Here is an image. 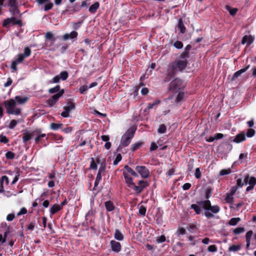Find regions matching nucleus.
<instances>
[{
    "instance_id": "7c9ffc66",
    "label": "nucleus",
    "mask_w": 256,
    "mask_h": 256,
    "mask_svg": "<svg viewBox=\"0 0 256 256\" xmlns=\"http://www.w3.org/2000/svg\"><path fill=\"white\" fill-rule=\"evenodd\" d=\"M33 138V132H27L22 136L24 142L26 144L27 142Z\"/></svg>"
},
{
    "instance_id": "58836bf2",
    "label": "nucleus",
    "mask_w": 256,
    "mask_h": 256,
    "mask_svg": "<svg viewBox=\"0 0 256 256\" xmlns=\"http://www.w3.org/2000/svg\"><path fill=\"white\" fill-rule=\"evenodd\" d=\"M58 75L60 76V78L62 80H66L68 76V74L66 71H62Z\"/></svg>"
},
{
    "instance_id": "de8ad7c7",
    "label": "nucleus",
    "mask_w": 256,
    "mask_h": 256,
    "mask_svg": "<svg viewBox=\"0 0 256 256\" xmlns=\"http://www.w3.org/2000/svg\"><path fill=\"white\" fill-rule=\"evenodd\" d=\"M245 230L244 228L242 227H238L234 229L233 232L235 234H238L240 233L244 232Z\"/></svg>"
},
{
    "instance_id": "8fccbe9b",
    "label": "nucleus",
    "mask_w": 256,
    "mask_h": 256,
    "mask_svg": "<svg viewBox=\"0 0 256 256\" xmlns=\"http://www.w3.org/2000/svg\"><path fill=\"white\" fill-rule=\"evenodd\" d=\"M138 212H139V214L142 216H144L146 215V208L143 206H140L138 207Z\"/></svg>"
},
{
    "instance_id": "c85d7f7f",
    "label": "nucleus",
    "mask_w": 256,
    "mask_h": 256,
    "mask_svg": "<svg viewBox=\"0 0 256 256\" xmlns=\"http://www.w3.org/2000/svg\"><path fill=\"white\" fill-rule=\"evenodd\" d=\"M114 238L117 240L122 241L124 238V236L120 230L116 229L114 234Z\"/></svg>"
},
{
    "instance_id": "f704fd0d",
    "label": "nucleus",
    "mask_w": 256,
    "mask_h": 256,
    "mask_svg": "<svg viewBox=\"0 0 256 256\" xmlns=\"http://www.w3.org/2000/svg\"><path fill=\"white\" fill-rule=\"evenodd\" d=\"M240 218H232L228 222V224L230 226H236L239 222H240Z\"/></svg>"
},
{
    "instance_id": "f3484780",
    "label": "nucleus",
    "mask_w": 256,
    "mask_h": 256,
    "mask_svg": "<svg viewBox=\"0 0 256 256\" xmlns=\"http://www.w3.org/2000/svg\"><path fill=\"white\" fill-rule=\"evenodd\" d=\"M45 38L46 40V44H48V42H50L48 46H49L53 45L56 41V38H54L53 34L51 32H47L46 34Z\"/></svg>"
},
{
    "instance_id": "6e6d98bb",
    "label": "nucleus",
    "mask_w": 256,
    "mask_h": 256,
    "mask_svg": "<svg viewBox=\"0 0 256 256\" xmlns=\"http://www.w3.org/2000/svg\"><path fill=\"white\" fill-rule=\"evenodd\" d=\"M35 226V222H30L27 226H26V230H32Z\"/></svg>"
},
{
    "instance_id": "6ab92c4d",
    "label": "nucleus",
    "mask_w": 256,
    "mask_h": 256,
    "mask_svg": "<svg viewBox=\"0 0 256 256\" xmlns=\"http://www.w3.org/2000/svg\"><path fill=\"white\" fill-rule=\"evenodd\" d=\"M61 210H62V207L59 205V204H53L50 208V217L60 211Z\"/></svg>"
},
{
    "instance_id": "864d4df0",
    "label": "nucleus",
    "mask_w": 256,
    "mask_h": 256,
    "mask_svg": "<svg viewBox=\"0 0 256 256\" xmlns=\"http://www.w3.org/2000/svg\"><path fill=\"white\" fill-rule=\"evenodd\" d=\"M160 103V100H156L155 102H154L152 104H148L147 108L148 109L150 110L154 108V106Z\"/></svg>"
},
{
    "instance_id": "4c0bfd02",
    "label": "nucleus",
    "mask_w": 256,
    "mask_h": 256,
    "mask_svg": "<svg viewBox=\"0 0 256 256\" xmlns=\"http://www.w3.org/2000/svg\"><path fill=\"white\" fill-rule=\"evenodd\" d=\"M180 32L184 34L185 32L186 28L182 20H180L178 26Z\"/></svg>"
},
{
    "instance_id": "a878e982",
    "label": "nucleus",
    "mask_w": 256,
    "mask_h": 256,
    "mask_svg": "<svg viewBox=\"0 0 256 256\" xmlns=\"http://www.w3.org/2000/svg\"><path fill=\"white\" fill-rule=\"evenodd\" d=\"M122 172H126V174H131L134 177L138 176L136 172L128 166H124Z\"/></svg>"
},
{
    "instance_id": "72a5a7b5",
    "label": "nucleus",
    "mask_w": 256,
    "mask_h": 256,
    "mask_svg": "<svg viewBox=\"0 0 256 256\" xmlns=\"http://www.w3.org/2000/svg\"><path fill=\"white\" fill-rule=\"evenodd\" d=\"M62 126V124L61 123H51L50 125V128L52 130H56L59 128H60Z\"/></svg>"
},
{
    "instance_id": "680f3d73",
    "label": "nucleus",
    "mask_w": 256,
    "mask_h": 256,
    "mask_svg": "<svg viewBox=\"0 0 256 256\" xmlns=\"http://www.w3.org/2000/svg\"><path fill=\"white\" fill-rule=\"evenodd\" d=\"M90 168L92 169H94V170L97 169V165H96L94 158H91Z\"/></svg>"
},
{
    "instance_id": "c756f323",
    "label": "nucleus",
    "mask_w": 256,
    "mask_h": 256,
    "mask_svg": "<svg viewBox=\"0 0 256 256\" xmlns=\"http://www.w3.org/2000/svg\"><path fill=\"white\" fill-rule=\"evenodd\" d=\"M104 168H100L99 170H98V173L96 175V180H95V182H94V186H97L100 182V181L101 179H102V175H101V172L102 171H104Z\"/></svg>"
},
{
    "instance_id": "f8f14e48",
    "label": "nucleus",
    "mask_w": 256,
    "mask_h": 256,
    "mask_svg": "<svg viewBox=\"0 0 256 256\" xmlns=\"http://www.w3.org/2000/svg\"><path fill=\"white\" fill-rule=\"evenodd\" d=\"M112 250L116 253L119 252L122 250L120 244L114 240H112L110 242Z\"/></svg>"
},
{
    "instance_id": "49530a36",
    "label": "nucleus",
    "mask_w": 256,
    "mask_h": 256,
    "mask_svg": "<svg viewBox=\"0 0 256 256\" xmlns=\"http://www.w3.org/2000/svg\"><path fill=\"white\" fill-rule=\"evenodd\" d=\"M208 251L210 252H216L218 251L217 246L214 244L210 245L208 246Z\"/></svg>"
},
{
    "instance_id": "052dcab7",
    "label": "nucleus",
    "mask_w": 256,
    "mask_h": 256,
    "mask_svg": "<svg viewBox=\"0 0 256 256\" xmlns=\"http://www.w3.org/2000/svg\"><path fill=\"white\" fill-rule=\"evenodd\" d=\"M174 46L176 48L178 49H180L183 47L182 43L181 42L178 41V40L176 41L174 43Z\"/></svg>"
},
{
    "instance_id": "20e7f679",
    "label": "nucleus",
    "mask_w": 256,
    "mask_h": 256,
    "mask_svg": "<svg viewBox=\"0 0 256 256\" xmlns=\"http://www.w3.org/2000/svg\"><path fill=\"white\" fill-rule=\"evenodd\" d=\"M184 87L185 84L182 80L176 78L170 83L169 89L172 92H176L182 90Z\"/></svg>"
},
{
    "instance_id": "1a4fd4ad",
    "label": "nucleus",
    "mask_w": 256,
    "mask_h": 256,
    "mask_svg": "<svg viewBox=\"0 0 256 256\" xmlns=\"http://www.w3.org/2000/svg\"><path fill=\"white\" fill-rule=\"evenodd\" d=\"M136 170L144 178H146L149 176V170L144 166H136Z\"/></svg>"
},
{
    "instance_id": "69168bd1",
    "label": "nucleus",
    "mask_w": 256,
    "mask_h": 256,
    "mask_svg": "<svg viewBox=\"0 0 256 256\" xmlns=\"http://www.w3.org/2000/svg\"><path fill=\"white\" fill-rule=\"evenodd\" d=\"M56 172L54 170L52 172H49L48 174L47 178L49 179L53 180L56 178Z\"/></svg>"
},
{
    "instance_id": "5fc2aeb1",
    "label": "nucleus",
    "mask_w": 256,
    "mask_h": 256,
    "mask_svg": "<svg viewBox=\"0 0 256 256\" xmlns=\"http://www.w3.org/2000/svg\"><path fill=\"white\" fill-rule=\"evenodd\" d=\"M14 156L15 154L12 152L8 151L6 154V157L8 159H13Z\"/></svg>"
},
{
    "instance_id": "39448f33",
    "label": "nucleus",
    "mask_w": 256,
    "mask_h": 256,
    "mask_svg": "<svg viewBox=\"0 0 256 256\" xmlns=\"http://www.w3.org/2000/svg\"><path fill=\"white\" fill-rule=\"evenodd\" d=\"M76 103L72 100L67 102L66 106L63 107L64 112L61 113V116L63 118H68L70 116V111L73 110L76 108Z\"/></svg>"
},
{
    "instance_id": "7ed1b4c3",
    "label": "nucleus",
    "mask_w": 256,
    "mask_h": 256,
    "mask_svg": "<svg viewBox=\"0 0 256 256\" xmlns=\"http://www.w3.org/2000/svg\"><path fill=\"white\" fill-rule=\"evenodd\" d=\"M4 105L6 109V112L10 114L19 115L21 113V109L16 108V102L13 98H11L4 102Z\"/></svg>"
},
{
    "instance_id": "774afa93",
    "label": "nucleus",
    "mask_w": 256,
    "mask_h": 256,
    "mask_svg": "<svg viewBox=\"0 0 256 256\" xmlns=\"http://www.w3.org/2000/svg\"><path fill=\"white\" fill-rule=\"evenodd\" d=\"M88 89V87L87 86L84 85L80 87L79 89L80 92V94H84L85 92H86Z\"/></svg>"
},
{
    "instance_id": "bb28decb",
    "label": "nucleus",
    "mask_w": 256,
    "mask_h": 256,
    "mask_svg": "<svg viewBox=\"0 0 256 256\" xmlns=\"http://www.w3.org/2000/svg\"><path fill=\"white\" fill-rule=\"evenodd\" d=\"M28 98L26 96H16L14 98V100L16 102V103H18L20 104H25L28 100Z\"/></svg>"
},
{
    "instance_id": "37998d69",
    "label": "nucleus",
    "mask_w": 256,
    "mask_h": 256,
    "mask_svg": "<svg viewBox=\"0 0 256 256\" xmlns=\"http://www.w3.org/2000/svg\"><path fill=\"white\" fill-rule=\"evenodd\" d=\"M24 58L29 56L31 54V50L28 47H25L24 54H22Z\"/></svg>"
},
{
    "instance_id": "aec40b11",
    "label": "nucleus",
    "mask_w": 256,
    "mask_h": 256,
    "mask_svg": "<svg viewBox=\"0 0 256 256\" xmlns=\"http://www.w3.org/2000/svg\"><path fill=\"white\" fill-rule=\"evenodd\" d=\"M250 65L248 64L246 66L245 68H242L240 70L234 72L232 78V80H234L236 78L240 76L242 73L246 72L250 68Z\"/></svg>"
},
{
    "instance_id": "b1692460",
    "label": "nucleus",
    "mask_w": 256,
    "mask_h": 256,
    "mask_svg": "<svg viewBox=\"0 0 256 256\" xmlns=\"http://www.w3.org/2000/svg\"><path fill=\"white\" fill-rule=\"evenodd\" d=\"M253 41L254 38L252 36H244L242 39V44H246L248 45H250Z\"/></svg>"
},
{
    "instance_id": "f257e3e1",
    "label": "nucleus",
    "mask_w": 256,
    "mask_h": 256,
    "mask_svg": "<svg viewBox=\"0 0 256 256\" xmlns=\"http://www.w3.org/2000/svg\"><path fill=\"white\" fill-rule=\"evenodd\" d=\"M189 57V53L188 52H182L178 58L174 62L170 63L168 67L166 77L164 79V82H168L178 72L184 70L188 64L187 59Z\"/></svg>"
},
{
    "instance_id": "338daca9",
    "label": "nucleus",
    "mask_w": 256,
    "mask_h": 256,
    "mask_svg": "<svg viewBox=\"0 0 256 256\" xmlns=\"http://www.w3.org/2000/svg\"><path fill=\"white\" fill-rule=\"evenodd\" d=\"M8 142V138L4 136H0V142L6 144Z\"/></svg>"
},
{
    "instance_id": "5701e85b",
    "label": "nucleus",
    "mask_w": 256,
    "mask_h": 256,
    "mask_svg": "<svg viewBox=\"0 0 256 256\" xmlns=\"http://www.w3.org/2000/svg\"><path fill=\"white\" fill-rule=\"evenodd\" d=\"M253 234L252 230L248 231L246 234V249L248 250L250 245V240Z\"/></svg>"
},
{
    "instance_id": "6e6552de",
    "label": "nucleus",
    "mask_w": 256,
    "mask_h": 256,
    "mask_svg": "<svg viewBox=\"0 0 256 256\" xmlns=\"http://www.w3.org/2000/svg\"><path fill=\"white\" fill-rule=\"evenodd\" d=\"M138 186H136L134 183V186H132V188L138 194L140 193L142 191L144 188H145L148 186V182L142 180H140L138 182Z\"/></svg>"
},
{
    "instance_id": "a18cd8bd",
    "label": "nucleus",
    "mask_w": 256,
    "mask_h": 256,
    "mask_svg": "<svg viewBox=\"0 0 256 256\" xmlns=\"http://www.w3.org/2000/svg\"><path fill=\"white\" fill-rule=\"evenodd\" d=\"M191 208L193 209L197 214H200L201 212L200 208L197 204H192L191 205Z\"/></svg>"
},
{
    "instance_id": "09e8293b",
    "label": "nucleus",
    "mask_w": 256,
    "mask_h": 256,
    "mask_svg": "<svg viewBox=\"0 0 256 256\" xmlns=\"http://www.w3.org/2000/svg\"><path fill=\"white\" fill-rule=\"evenodd\" d=\"M255 130L252 128H249L247 130L246 136L248 138H252L255 134Z\"/></svg>"
},
{
    "instance_id": "9b49d317",
    "label": "nucleus",
    "mask_w": 256,
    "mask_h": 256,
    "mask_svg": "<svg viewBox=\"0 0 256 256\" xmlns=\"http://www.w3.org/2000/svg\"><path fill=\"white\" fill-rule=\"evenodd\" d=\"M45 134H42L40 130H36L33 131V137H34V140L36 144H38L41 139L46 137Z\"/></svg>"
},
{
    "instance_id": "f03ea898",
    "label": "nucleus",
    "mask_w": 256,
    "mask_h": 256,
    "mask_svg": "<svg viewBox=\"0 0 256 256\" xmlns=\"http://www.w3.org/2000/svg\"><path fill=\"white\" fill-rule=\"evenodd\" d=\"M135 132L136 129L134 128H128L122 136L119 147L124 148L128 146L134 136Z\"/></svg>"
},
{
    "instance_id": "9d476101",
    "label": "nucleus",
    "mask_w": 256,
    "mask_h": 256,
    "mask_svg": "<svg viewBox=\"0 0 256 256\" xmlns=\"http://www.w3.org/2000/svg\"><path fill=\"white\" fill-rule=\"evenodd\" d=\"M24 60V56H23L22 54H18L16 56V58L14 61H12L11 64V68L13 72H16L17 70V65L22 63Z\"/></svg>"
},
{
    "instance_id": "ddd939ff",
    "label": "nucleus",
    "mask_w": 256,
    "mask_h": 256,
    "mask_svg": "<svg viewBox=\"0 0 256 256\" xmlns=\"http://www.w3.org/2000/svg\"><path fill=\"white\" fill-rule=\"evenodd\" d=\"M210 202L208 200H205L204 202V208L206 210L204 214L206 217L208 218H212L214 216L213 214L208 211V209L211 206Z\"/></svg>"
},
{
    "instance_id": "dca6fc26",
    "label": "nucleus",
    "mask_w": 256,
    "mask_h": 256,
    "mask_svg": "<svg viewBox=\"0 0 256 256\" xmlns=\"http://www.w3.org/2000/svg\"><path fill=\"white\" fill-rule=\"evenodd\" d=\"M246 139V134L244 132H242L236 134L232 141L238 144L244 141Z\"/></svg>"
},
{
    "instance_id": "3c124183",
    "label": "nucleus",
    "mask_w": 256,
    "mask_h": 256,
    "mask_svg": "<svg viewBox=\"0 0 256 256\" xmlns=\"http://www.w3.org/2000/svg\"><path fill=\"white\" fill-rule=\"evenodd\" d=\"M13 20H14V17L4 20L3 22V26H6L10 24Z\"/></svg>"
},
{
    "instance_id": "4be33fe9",
    "label": "nucleus",
    "mask_w": 256,
    "mask_h": 256,
    "mask_svg": "<svg viewBox=\"0 0 256 256\" xmlns=\"http://www.w3.org/2000/svg\"><path fill=\"white\" fill-rule=\"evenodd\" d=\"M78 34L76 31H72L70 33H66L63 35V39L64 40H68V39L76 38Z\"/></svg>"
},
{
    "instance_id": "bf43d9fd",
    "label": "nucleus",
    "mask_w": 256,
    "mask_h": 256,
    "mask_svg": "<svg viewBox=\"0 0 256 256\" xmlns=\"http://www.w3.org/2000/svg\"><path fill=\"white\" fill-rule=\"evenodd\" d=\"M47 196L48 192H44L42 194L39 198L36 199V200H38L39 202H42L44 199L45 197H46Z\"/></svg>"
},
{
    "instance_id": "473e14b6",
    "label": "nucleus",
    "mask_w": 256,
    "mask_h": 256,
    "mask_svg": "<svg viewBox=\"0 0 256 256\" xmlns=\"http://www.w3.org/2000/svg\"><path fill=\"white\" fill-rule=\"evenodd\" d=\"M226 9L230 12L232 16H234L238 12V9L236 8H232L230 6H226Z\"/></svg>"
},
{
    "instance_id": "ea45409f",
    "label": "nucleus",
    "mask_w": 256,
    "mask_h": 256,
    "mask_svg": "<svg viewBox=\"0 0 256 256\" xmlns=\"http://www.w3.org/2000/svg\"><path fill=\"white\" fill-rule=\"evenodd\" d=\"M61 90H60V86L59 85H56V86L50 88L48 90V92L50 94H54L56 92H58L60 91Z\"/></svg>"
},
{
    "instance_id": "2eb2a0df",
    "label": "nucleus",
    "mask_w": 256,
    "mask_h": 256,
    "mask_svg": "<svg viewBox=\"0 0 256 256\" xmlns=\"http://www.w3.org/2000/svg\"><path fill=\"white\" fill-rule=\"evenodd\" d=\"M8 4L10 6V12L12 14L14 15L16 12H18L16 0H9Z\"/></svg>"
},
{
    "instance_id": "2f4dec72",
    "label": "nucleus",
    "mask_w": 256,
    "mask_h": 256,
    "mask_svg": "<svg viewBox=\"0 0 256 256\" xmlns=\"http://www.w3.org/2000/svg\"><path fill=\"white\" fill-rule=\"evenodd\" d=\"M143 144V142H138L130 146V150L132 152H134L136 150L139 149Z\"/></svg>"
},
{
    "instance_id": "393cba45",
    "label": "nucleus",
    "mask_w": 256,
    "mask_h": 256,
    "mask_svg": "<svg viewBox=\"0 0 256 256\" xmlns=\"http://www.w3.org/2000/svg\"><path fill=\"white\" fill-rule=\"evenodd\" d=\"M106 210L108 212H112L115 209V206L114 202L110 200H108L104 203Z\"/></svg>"
},
{
    "instance_id": "603ef678",
    "label": "nucleus",
    "mask_w": 256,
    "mask_h": 256,
    "mask_svg": "<svg viewBox=\"0 0 256 256\" xmlns=\"http://www.w3.org/2000/svg\"><path fill=\"white\" fill-rule=\"evenodd\" d=\"M122 157L121 154H118L116 155V156L114 161V166L117 165L118 164V163L122 160Z\"/></svg>"
},
{
    "instance_id": "c03bdc74",
    "label": "nucleus",
    "mask_w": 256,
    "mask_h": 256,
    "mask_svg": "<svg viewBox=\"0 0 256 256\" xmlns=\"http://www.w3.org/2000/svg\"><path fill=\"white\" fill-rule=\"evenodd\" d=\"M231 172H232V170L230 168H227V169H223V170H222L220 172V176L227 175V174H230Z\"/></svg>"
},
{
    "instance_id": "cd10ccee",
    "label": "nucleus",
    "mask_w": 256,
    "mask_h": 256,
    "mask_svg": "<svg viewBox=\"0 0 256 256\" xmlns=\"http://www.w3.org/2000/svg\"><path fill=\"white\" fill-rule=\"evenodd\" d=\"M100 7V4L98 2H95L94 4H93L92 5H91L90 6V7L89 8V10H88V11L91 13V14H95L96 12V10H98V9Z\"/></svg>"
},
{
    "instance_id": "4468645a",
    "label": "nucleus",
    "mask_w": 256,
    "mask_h": 256,
    "mask_svg": "<svg viewBox=\"0 0 256 256\" xmlns=\"http://www.w3.org/2000/svg\"><path fill=\"white\" fill-rule=\"evenodd\" d=\"M122 174L124 179V182L127 186L130 188H132L134 186L133 178L130 176L131 174H128L126 172H122Z\"/></svg>"
},
{
    "instance_id": "a19ab883",
    "label": "nucleus",
    "mask_w": 256,
    "mask_h": 256,
    "mask_svg": "<svg viewBox=\"0 0 256 256\" xmlns=\"http://www.w3.org/2000/svg\"><path fill=\"white\" fill-rule=\"evenodd\" d=\"M220 210V207L218 205L211 206L208 209L209 212H212L214 214L218 213Z\"/></svg>"
},
{
    "instance_id": "c9c22d12",
    "label": "nucleus",
    "mask_w": 256,
    "mask_h": 256,
    "mask_svg": "<svg viewBox=\"0 0 256 256\" xmlns=\"http://www.w3.org/2000/svg\"><path fill=\"white\" fill-rule=\"evenodd\" d=\"M166 126L164 124H161L159 126L158 129V132L160 134L166 133Z\"/></svg>"
},
{
    "instance_id": "a211bd4d",
    "label": "nucleus",
    "mask_w": 256,
    "mask_h": 256,
    "mask_svg": "<svg viewBox=\"0 0 256 256\" xmlns=\"http://www.w3.org/2000/svg\"><path fill=\"white\" fill-rule=\"evenodd\" d=\"M185 97L186 96L184 92H180L175 99L174 104L176 105L180 106L184 100Z\"/></svg>"
},
{
    "instance_id": "e433bc0d",
    "label": "nucleus",
    "mask_w": 256,
    "mask_h": 256,
    "mask_svg": "<svg viewBox=\"0 0 256 256\" xmlns=\"http://www.w3.org/2000/svg\"><path fill=\"white\" fill-rule=\"evenodd\" d=\"M233 194H230L229 193L227 194L225 198V200L227 203L232 204L233 203Z\"/></svg>"
},
{
    "instance_id": "0e129e2a",
    "label": "nucleus",
    "mask_w": 256,
    "mask_h": 256,
    "mask_svg": "<svg viewBox=\"0 0 256 256\" xmlns=\"http://www.w3.org/2000/svg\"><path fill=\"white\" fill-rule=\"evenodd\" d=\"M194 176L197 179H200L201 178L202 174L200 168H198L196 169Z\"/></svg>"
},
{
    "instance_id": "423d86ee",
    "label": "nucleus",
    "mask_w": 256,
    "mask_h": 256,
    "mask_svg": "<svg viewBox=\"0 0 256 256\" xmlns=\"http://www.w3.org/2000/svg\"><path fill=\"white\" fill-rule=\"evenodd\" d=\"M244 185H249L246 188V192H249L253 190L254 186L256 185V178L254 176H250L248 174L244 176Z\"/></svg>"
},
{
    "instance_id": "13d9d810",
    "label": "nucleus",
    "mask_w": 256,
    "mask_h": 256,
    "mask_svg": "<svg viewBox=\"0 0 256 256\" xmlns=\"http://www.w3.org/2000/svg\"><path fill=\"white\" fill-rule=\"evenodd\" d=\"M46 4L44 6V10L45 11H47L52 8L53 4L49 2H46Z\"/></svg>"
},
{
    "instance_id": "4d7b16f0",
    "label": "nucleus",
    "mask_w": 256,
    "mask_h": 256,
    "mask_svg": "<svg viewBox=\"0 0 256 256\" xmlns=\"http://www.w3.org/2000/svg\"><path fill=\"white\" fill-rule=\"evenodd\" d=\"M18 122L16 120H12L8 126L10 129H13L17 124Z\"/></svg>"
},
{
    "instance_id": "79ce46f5",
    "label": "nucleus",
    "mask_w": 256,
    "mask_h": 256,
    "mask_svg": "<svg viewBox=\"0 0 256 256\" xmlns=\"http://www.w3.org/2000/svg\"><path fill=\"white\" fill-rule=\"evenodd\" d=\"M240 246L239 245H232L230 246L228 248V250L230 252H237L240 250Z\"/></svg>"
},
{
    "instance_id": "412c9836",
    "label": "nucleus",
    "mask_w": 256,
    "mask_h": 256,
    "mask_svg": "<svg viewBox=\"0 0 256 256\" xmlns=\"http://www.w3.org/2000/svg\"><path fill=\"white\" fill-rule=\"evenodd\" d=\"M4 182H5L6 184H8L9 182L8 178L6 176H4L0 178V193H2L4 192Z\"/></svg>"
},
{
    "instance_id": "0eeeda50",
    "label": "nucleus",
    "mask_w": 256,
    "mask_h": 256,
    "mask_svg": "<svg viewBox=\"0 0 256 256\" xmlns=\"http://www.w3.org/2000/svg\"><path fill=\"white\" fill-rule=\"evenodd\" d=\"M64 90L62 89L58 92L52 96L47 100L46 103L48 105L52 107L56 104L58 99L64 94Z\"/></svg>"
},
{
    "instance_id": "e2e57ef3",
    "label": "nucleus",
    "mask_w": 256,
    "mask_h": 256,
    "mask_svg": "<svg viewBox=\"0 0 256 256\" xmlns=\"http://www.w3.org/2000/svg\"><path fill=\"white\" fill-rule=\"evenodd\" d=\"M8 233V232H4V236H2V234H0V242L4 243L6 242Z\"/></svg>"
}]
</instances>
